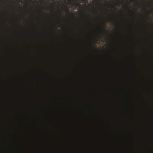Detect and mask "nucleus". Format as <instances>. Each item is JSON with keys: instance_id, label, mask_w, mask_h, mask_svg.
<instances>
[{"instance_id": "nucleus-2", "label": "nucleus", "mask_w": 153, "mask_h": 153, "mask_svg": "<svg viewBox=\"0 0 153 153\" xmlns=\"http://www.w3.org/2000/svg\"><path fill=\"white\" fill-rule=\"evenodd\" d=\"M104 25H105V23H104Z\"/></svg>"}, {"instance_id": "nucleus-1", "label": "nucleus", "mask_w": 153, "mask_h": 153, "mask_svg": "<svg viewBox=\"0 0 153 153\" xmlns=\"http://www.w3.org/2000/svg\"><path fill=\"white\" fill-rule=\"evenodd\" d=\"M151 10L152 11H153V8H152L151 9Z\"/></svg>"}]
</instances>
